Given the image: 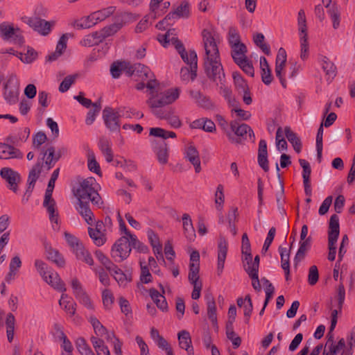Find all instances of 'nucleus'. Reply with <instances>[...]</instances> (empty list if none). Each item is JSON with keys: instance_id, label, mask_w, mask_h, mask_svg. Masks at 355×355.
<instances>
[{"instance_id": "f03ea898", "label": "nucleus", "mask_w": 355, "mask_h": 355, "mask_svg": "<svg viewBox=\"0 0 355 355\" xmlns=\"http://www.w3.org/2000/svg\"><path fill=\"white\" fill-rule=\"evenodd\" d=\"M95 182L96 180L94 178L83 180L75 192V196L78 200V207L76 209L89 225L92 224L94 218L89 207V202L98 205L101 200L100 195L93 187Z\"/></svg>"}, {"instance_id": "9d476101", "label": "nucleus", "mask_w": 355, "mask_h": 355, "mask_svg": "<svg viewBox=\"0 0 355 355\" xmlns=\"http://www.w3.org/2000/svg\"><path fill=\"white\" fill-rule=\"evenodd\" d=\"M21 19L25 24L33 28L34 31H37L42 35H47L51 32V26L55 23L54 21H48L39 17H24Z\"/></svg>"}, {"instance_id": "6e6552de", "label": "nucleus", "mask_w": 355, "mask_h": 355, "mask_svg": "<svg viewBox=\"0 0 355 355\" xmlns=\"http://www.w3.org/2000/svg\"><path fill=\"white\" fill-rule=\"evenodd\" d=\"M0 35L3 40L11 42L15 44L22 45L24 42L20 28H15L12 24L1 23L0 24Z\"/></svg>"}, {"instance_id": "20e7f679", "label": "nucleus", "mask_w": 355, "mask_h": 355, "mask_svg": "<svg viewBox=\"0 0 355 355\" xmlns=\"http://www.w3.org/2000/svg\"><path fill=\"white\" fill-rule=\"evenodd\" d=\"M130 19L131 14L128 12H121L116 13L114 16L113 24L106 26L98 31L102 42L107 37L116 34Z\"/></svg>"}, {"instance_id": "8fccbe9b", "label": "nucleus", "mask_w": 355, "mask_h": 355, "mask_svg": "<svg viewBox=\"0 0 355 355\" xmlns=\"http://www.w3.org/2000/svg\"><path fill=\"white\" fill-rule=\"evenodd\" d=\"M280 192L276 194V200L277 208L282 214H286V210L284 208V189L283 182L279 180Z\"/></svg>"}, {"instance_id": "5701e85b", "label": "nucleus", "mask_w": 355, "mask_h": 355, "mask_svg": "<svg viewBox=\"0 0 355 355\" xmlns=\"http://www.w3.org/2000/svg\"><path fill=\"white\" fill-rule=\"evenodd\" d=\"M45 252L47 259L55 263L59 267H64L65 261L57 250L52 248L50 245H46Z\"/></svg>"}, {"instance_id": "6e6d98bb", "label": "nucleus", "mask_w": 355, "mask_h": 355, "mask_svg": "<svg viewBox=\"0 0 355 355\" xmlns=\"http://www.w3.org/2000/svg\"><path fill=\"white\" fill-rule=\"evenodd\" d=\"M103 306L107 309H110L114 302V295L110 290L105 289L102 293Z\"/></svg>"}, {"instance_id": "774afa93", "label": "nucleus", "mask_w": 355, "mask_h": 355, "mask_svg": "<svg viewBox=\"0 0 355 355\" xmlns=\"http://www.w3.org/2000/svg\"><path fill=\"white\" fill-rule=\"evenodd\" d=\"M110 273L119 283L122 284L125 282V279H128V276L117 266L116 268L110 270Z\"/></svg>"}, {"instance_id": "9b49d317", "label": "nucleus", "mask_w": 355, "mask_h": 355, "mask_svg": "<svg viewBox=\"0 0 355 355\" xmlns=\"http://www.w3.org/2000/svg\"><path fill=\"white\" fill-rule=\"evenodd\" d=\"M230 128L238 137H235L229 134V139L232 143L236 144L241 143L242 139H246L248 137V132H252V128L248 124H239V123L236 120L231 121Z\"/></svg>"}, {"instance_id": "bb28decb", "label": "nucleus", "mask_w": 355, "mask_h": 355, "mask_svg": "<svg viewBox=\"0 0 355 355\" xmlns=\"http://www.w3.org/2000/svg\"><path fill=\"white\" fill-rule=\"evenodd\" d=\"M311 238L310 236L307 237L306 241H300V247L294 258V262L295 265L304 259L306 253L311 248Z\"/></svg>"}, {"instance_id": "2eb2a0df", "label": "nucleus", "mask_w": 355, "mask_h": 355, "mask_svg": "<svg viewBox=\"0 0 355 355\" xmlns=\"http://www.w3.org/2000/svg\"><path fill=\"white\" fill-rule=\"evenodd\" d=\"M22 157L23 153L19 149L8 144L0 143V159H21Z\"/></svg>"}, {"instance_id": "c756f323", "label": "nucleus", "mask_w": 355, "mask_h": 355, "mask_svg": "<svg viewBox=\"0 0 355 355\" xmlns=\"http://www.w3.org/2000/svg\"><path fill=\"white\" fill-rule=\"evenodd\" d=\"M90 340L97 355L110 354L108 347L105 345L104 341L102 339L95 336H92Z\"/></svg>"}, {"instance_id": "de8ad7c7", "label": "nucleus", "mask_w": 355, "mask_h": 355, "mask_svg": "<svg viewBox=\"0 0 355 355\" xmlns=\"http://www.w3.org/2000/svg\"><path fill=\"white\" fill-rule=\"evenodd\" d=\"M258 163L265 172L269 171L267 150H258Z\"/></svg>"}, {"instance_id": "a878e982", "label": "nucleus", "mask_w": 355, "mask_h": 355, "mask_svg": "<svg viewBox=\"0 0 355 355\" xmlns=\"http://www.w3.org/2000/svg\"><path fill=\"white\" fill-rule=\"evenodd\" d=\"M230 47L232 49L231 55L236 64L241 62L243 59L248 58L245 55L248 50L244 44H239Z\"/></svg>"}, {"instance_id": "a18cd8bd", "label": "nucleus", "mask_w": 355, "mask_h": 355, "mask_svg": "<svg viewBox=\"0 0 355 355\" xmlns=\"http://www.w3.org/2000/svg\"><path fill=\"white\" fill-rule=\"evenodd\" d=\"M89 321L92 324L94 332L98 336H102L107 333V329L95 316H90Z\"/></svg>"}, {"instance_id": "37998d69", "label": "nucleus", "mask_w": 355, "mask_h": 355, "mask_svg": "<svg viewBox=\"0 0 355 355\" xmlns=\"http://www.w3.org/2000/svg\"><path fill=\"white\" fill-rule=\"evenodd\" d=\"M43 163L41 161H38L36 164L29 171L28 177V183L35 184L39 178L41 173V169Z\"/></svg>"}, {"instance_id": "603ef678", "label": "nucleus", "mask_w": 355, "mask_h": 355, "mask_svg": "<svg viewBox=\"0 0 355 355\" xmlns=\"http://www.w3.org/2000/svg\"><path fill=\"white\" fill-rule=\"evenodd\" d=\"M77 77V74L66 76L59 86V91L60 92H65L68 91L71 85L75 82Z\"/></svg>"}, {"instance_id": "4c0bfd02", "label": "nucleus", "mask_w": 355, "mask_h": 355, "mask_svg": "<svg viewBox=\"0 0 355 355\" xmlns=\"http://www.w3.org/2000/svg\"><path fill=\"white\" fill-rule=\"evenodd\" d=\"M232 76L235 87L239 93L249 89L247 82L239 72H234Z\"/></svg>"}, {"instance_id": "72a5a7b5", "label": "nucleus", "mask_w": 355, "mask_h": 355, "mask_svg": "<svg viewBox=\"0 0 355 355\" xmlns=\"http://www.w3.org/2000/svg\"><path fill=\"white\" fill-rule=\"evenodd\" d=\"M225 329L227 338L232 341L234 349L238 348L241 344V338L234 331L233 325L226 324Z\"/></svg>"}, {"instance_id": "69168bd1", "label": "nucleus", "mask_w": 355, "mask_h": 355, "mask_svg": "<svg viewBox=\"0 0 355 355\" xmlns=\"http://www.w3.org/2000/svg\"><path fill=\"white\" fill-rule=\"evenodd\" d=\"M94 24H92L90 15L74 22L73 26L77 29L89 28Z\"/></svg>"}, {"instance_id": "f8f14e48", "label": "nucleus", "mask_w": 355, "mask_h": 355, "mask_svg": "<svg viewBox=\"0 0 355 355\" xmlns=\"http://www.w3.org/2000/svg\"><path fill=\"white\" fill-rule=\"evenodd\" d=\"M119 117V113L114 112L112 107H106L103 111V118L105 126L112 132L120 130Z\"/></svg>"}, {"instance_id": "b1692460", "label": "nucleus", "mask_w": 355, "mask_h": 355, "mask_svg": "<svg viewBox=\"0 0 355 355\" xmlns=\"http://www.w3.org/2000/svg\"><path fill=\"white\" fill-rule=\"evenodd\" d=\"M207 306V315L214 327H217L216 306L214 298L211 294L205 295Z\"/></svg>"}, {"instance_id": "f3484780", "label": "nucleus", "mask_w": 355, "mask_h": 355, "mask_svg": "<svg viewBox=\"0 0 355 355\" xmlns=\"http://www.w3.org/2000/svg\"><path fill=\"white\" fill-rule=\"evenodd\" d=\"M153 150L155 153L158 162L162 164H166L168 162V148L164 141H155L153 143Z\"/></svg>"}, {"instance_id": "c9c22d12", "label": "nucleus", "mask_w": 355, "mask_h": 355, "mask_svg": "<svg viewBox=\"0 0 355 355\" xmlns=\"http://www.w3.org/2000/svg\"><path fill=\"white\" fill-rule=\"evenodd\" d=\"M327 13L329 15L332 20L333 28L334 29H337L340 26V12L336 3H333V6L331 7V8L327 10Z\"/></svg>"}, {"instance_id": "412c9836", "label": "nucleus", "mask_w": 355, "mask_h": 355, "mask_svg": "<svg viewBox=\"0 0 355 355\" xmlns=\"http://www.w3.org/2000/svg\"><path fill=\"white\" fill-rule=\"evenodd\" d=\"M340 234L339 217L337 214H333L330 217L329 230H328V240L338 241ZM332 243V241H331Z\"/></svg>"}, {"instance_id": "338daca9", "label": "nucleus", "mask_w": 355, "mask_h": 355, "mask_svg": "<svg viewBox=\"0 0 355 355\" xmlns=\"http://www.w3.org/2000/svg\"><path fill=\"white\" fill-rule=\"evenodd\" d=\"M71 287L73 290V294L76 299H78L79 297H81V295H84V294L86 293L83 289L80 282L76 278L72 279Z\"/></svg>"}, {"instance_id": "1a4fd4ad", "label": "nucleus", "mask_w": 355, "mask_h": 355, "mask_svg": "<svg viewBox=\"0 0 355 355\" xmlns=\"http://www.w3.org/2000/svg\"><path fill=\"white\" fill-rule=\"evenodd\" d=\"M190 66L189 68L184 67L180 70V78L186 83L189 80L193 81L197 77L198 56L194 50L189 51Z\"/></svg>"}, {"instance_id": "7ed1b4c3", "label": "nucleus", "mask_w": 355, "mask_h": 355, "mask_svg": "<svg viewBox=\"0 0 355 355\" xmlns=\"http://www.w3.org/2000/svg\"><path fill=\"white\" fill-rule=\"evenodd\" d=\"M180 89L178 87L169 89L164 93L151 96L146 103L152 113L158 119L166 120L174 112L172 107H166L179 98Z\"/></svg>"}, {"instance_id": "39448f33", "label": "nucleus", "mask_w": 355, "mask_h": 355, "mask_svg": "<svg viewBox=\"0 0 355 355\" xmlns=\"http://www.w3.org/2000/svg\"><path fill=\"white\" fill-rule=\"evenodd\" d=\"M55 187V182L49 181L47 188L44 194V199L43 202V206L46 209L47 212L49 215V219L52 223L55 224L53 225V228L54 230L59 229L58 226V212L55 209L56 203L55 200L52 198V193Z\"/></svg>"}, {"instance_id": "4d7b16f0", "label": "nucleus", "mask_w": 355, "mask_h": 355, "mask_svg": "<svg viewBox=\"0 0 355 355\" xmlns=\"http://www.w3.org/2000/svg\"><path fill=\"white\" fill-rule=\"evenodd\" d=\"M123 62H114L110 66V73L113 78H119L123 71Z\"/></svg>"}, {"instance_id": "ea45409f", "label": "nucleus", "mask_w": 355, "mask_h": 355, "mask_svg": "<svg viewBox=\"0 0 355 355\" xmlns=\"http://www.w3.org/2000/svg\"><path fill=\"white\" fill-rule=\"evenodd\" d=\"M322 68L327 75L334 78L336 76V67L334 64L326 56L322 57Z\"/></svg>"}, {"instance_id": "4468645a", "label": "nucleus", "mask_w": 355, "mask_h": 355, "mask_svg": "<svg viewBox=\"0 0 355 355\" xmlns=\"http://www.w3.org/2000/svg\"><path fill=\"white\" fill-rule=\"evenodd\" d=\"M228 243L223 236H220L218 243V263H217V274L220 275L223 272L225 261L227 253Z\"/></svg>"}, {"instance_id": "a211bd4d", "label": "nucleus", "mask_w": 355, "mask_h": 355, "mask_svg": "<svg viewBox=\"0 0 355 355\" xmlns=\"http://www.w3.org/2000/svg\"><path fill=\"white\" fill-rule=\"evenodd\" d=\"M190 96L195 100L196 103L200 107L206 110H210L214 107V105L209 96H205L199 91L190 90Z\"/></svg>"}, {"instance_id": "a19ab883", "label": "nucleus", "mask_w": 355, "mask_h": 355, "mask_svg": "<svg viewBox=\"0 0 355 355\" xmlns=\"http://www.w3.org/2000/svg\"><path fill=\"white\" fill-rule=\"evenodd\" d=\"M323 123H322L318 130L316 135V150H317V158L319 162H321L322 153V135H323Z\"/></svg>"}, {"instance_id": "864d4df0", "label": "nucleus", "mask_w": 355, "mask_h": 355, "mask_svg": "<svg viewBox=\"0 0 355 355\" xmlns=\"http://www.w3.org/2000/svg\"><path fill=\"white\" fill-rule=\"evenodd\" d=\"M123 71H125L128 76H135V71H138L139 69H144L146 70V69L144 67V64L140 63L130 64L125 62H123Z\"/></svg>"}, {"instance_id": "f257e3e1", "label": "nucleus", "mask_w": 355, "mask_h": 355, "mask_svg": "<svg viewBox=\"0 0 355 355\" xmlns=\"http://www.w3.org/2000/svg\"><path fill=\"white\" fill-rule=\"evenodd\" d=\"M214 35L213 32L207 29H204L202 32L206 53L204 70L209 80L217 85L222 86L224 85L225 73Z\"/></svg>"}, {"instance_id": "0eeeda50", "label": "nucleus", "mask_w": 355, "mask_h": 355, "mask_svg": "<svg viewBox=\"0 0 355 355\" xmlns=\"http://www.w3.org/2000/svg\"><path fill=\"white\" fill-rule=\"evenodd\" d=\"M19 80L15 74H11L3 85V98L9 105H14L19 100Z\"/></svg>"}, {"instance_id": "f704fd0d", "label": "nucleus", "mask_w": 355, "mask_h": 355, "mask_svg": "<svg viewBox=\"0 0 355 355\" xmlns=\"http://www.w3.org/2000/svg\"><path fill=\"white\" fill-rule=\"evenodd\" d=\"M95 255L98 260L109 272L114 268H116V265L113 263L106 255H105L102 251L96 250Z\"/></svg>"}, {"instance_id": "c85d7f7f", "label": "nucleus", "mask_w": 355, "mask_h": 355, "mask_svg": "<svg viewBox=\"0 0 355 355\" xmlns=\"http://www.w3.org/2000/svg\"><path fill=\"white\" fill-rule=\"evenodd\" d=\"M49 284L51 285L53 288L59 291H65V284L61 280L59 275L54 272L53 270L50 272V274L49 275Z\"/></svg>"}, {"instance_id": "3c124183", "label": "nucleus", "mask_w": 355, "mask_h": 355, "mask_svg": "<svg viewBox=\"0 0 355 355\" xmlns=\"http://www.w3.org/2000/svg\"><path fill=\"white\" fill-rule=\"evenodd\" d=\"M149 78V80L147 84L145 85L144 83H139L136 85V89L138 90H142L144 87H147L150 90V94L153 95H156L157 94V91H155V87L157 85V80L155 78Z\"/></svg>"}, {"instance_id": "680f3d73", "label": "nucleus", "mask_w": 355, "mask_h": 355, "mask_svg": "<svg viewBox=\"0 0 355 355\" xmlns=\"http://www.w3.org/2000/svg\"><path fill=\"white\" fill-rule=\"evenodd\" d=\"M178 17H189V4L187 1H182L180 6L175 10Z\"/></svg>"}, {"instance_id": "473e14b6", "label": "nucleus", "mask_w": 355, "mask_h": 355, "mask_svg": "<svg viewBox=\"0 0 355 355\" xmlns=\"http://www.w3.org/2000/svg\"><path fill=\"white\" fill-rule=\"evenodd\" d=\"M129 241L130 248H134L138 252L147 253L148 252V248L147 245L141 242L135 234H130Z\"/></svg>"}, {"instance_id": "aec40b11", "label": "nucleus", "mask_w": 355, "mask_h": 355, "mask_svg": "<svg viewBox=\"0 0 355 355\" xmlns=\"http://www.w3.org/2000/svg\"><path fill=\"white\" fill-rule=\"evenodd\" d=\"M116 10V7L109 6L107 8L97 10L90 15L91 21L92 24L104 21L107 17L112 15Z\"/></svg>"}, {"instance_id": "49530a36", "label": "nucleus", "mask_w": 355, "mask_h": 355, "mask_svg": "<svg viewBox=\"0 0 355 355\" xmlns=\"http://www.w3.org/2000/svg\"><path fill=\"white\" fill-rule=\"evenodd\" d=\"M88 233L97 246H101L105 243L106 237L103 233L97 234L96 230L92 227H88Z\"/></svg>"}, {"instance_id": "e2e57ef3", "label": "nucleus", "mask_w": 355, "mask_h": 355, "mask_svg": "<svg viewBox=\"0 0 355 355\" xmlns=\"http://www.w3.org/2000/svg\"><path fill=\"white\" fill-rule=\"evenodd\" d=\"M275 233H276V229L275 227H272L269 231H268V235H267V237L265 240V242L263 243V248H262V250H261V252L262 253H266L270 245H271L274 238H275Z\"/></svg>"}, {"instance_id": "dca6fc26", "label": "nucleus", "mask_w": 355, "mask_h": 355, "mask_svg": "<svg viewBox=\"0 0 355 355\" xmlns=\"http://www.w3.org/2000/svg\"><path fill=\"white\" fill-rule=\"evenodd\" d=\"M184 155L185 158L193 165L196 173H200L201 171L200 159L196 148L193 145L188 146L185 148Z\"/></svg>"}, {"instance_id": "423d86ee", "label": "nucleus", "mask_w": 355, "mask_h": 355, "mask_svg": "<svg viewBox=\"0 0 355 355\" xmlns=\"http://www.w3.org/2000/svg\"><path fill=\"white\" fill-rule=\"evenodd\" d=\"M131 250L129 238L121 236L112 247L111 257L115 262L121 263L130 256Z\"/></svg>"}, {"instance_id": "09e8293b", "label": "nucleus", "mask_w": 355, "mask_h": 355, "mask_svg": "<svg viewBox=\"0 0 355 355\" xmlns=\"http://www.w3.org/2000/svg\"><path fill=\"white\" fill-rule=\"evenodd\" d=\"M55 329L60 332V339L62 340L63 341L62 347L64 349L66 353L72 352L73 349L72 344L70 342V340L67 338L64 333L60 329V327L59 326V324H55Z\"/></svg>"}, {"instance_id": "bf43d9fd", "label": "nucleus", "mask_w": 355, "mask_h": 355, "mask_svg": "<svg viewBox=\"0 0 355 355\" xmlns=\"http://www.w3.org/2000/svg\"><path fill=\"white\" fill-rule=\"evenodd\" d=\"M215 196V202L216 204V209L220 211L222 209L223 205L225 200V196L223 193V186L222 184L218 185Z\"/></svg>"}, {"instance_id": "2f4dec72", "label": "nucleus", "mask_w": 355, "mask_h": 355, "mask_svg": "<svg viewBox=\"0 0 355 355\" xmlns=\"http://www.w3.org/2000/svg\"><path fill=\"white\" fill-rule=\"evenodd\" d=\"M149 135L156 137H160L164 139L168 138H175L176 134L173 131H168L162 128H151L150 129Z\"/></svg>"}, {"instance_id": "393cba45", "label": "nucleus", "mask_w": 355, "mask_h": 355, "mask_svg": "<svg viewBox=\"0 0 355 355\" xmlns=\"http://www.w3.org/2000/svg\"><path fill=\"white\" fill-rule=\"evenodd\" d=\"M285 135L288 141L292 144L295 151L300 153L302 150V144L300 137L294 132L289 126L284 128Z\"/></svg>"}, {"instance_id": "7c9ffc66", "label": "nucleus", "mask_w": 355, "mask_h": 355, "mask_svg": "<svg viewBox=\"0 0 355 355\" xmlns=\"http://www.w3.org/2000/svg\"><path fill=\"white\" fill-rule=\"evenodd\" d=\"M103 42L98 31L86 35L80 42L83 46H93Z\"/></svg>"}, {"instance_id": "ddd939ff", "label": "nucleus", "mask_w": 355, "mask_h": 355, "mask_svg": "<svg viewBox=\"0 0 355 355\" xmlns=\"http://www.w3.org/2000/svg\"><path fill=\"white\" fill-rule=\"evenodd\" d=\"M0 175L8 182L9 189L16 193L18 189L17 184L21 180L19 173L11 168L3 167L0 170Z\"/></svg>"}, {"instance_id": "0e129e2a", "label": "nucleus", "mask_w": 355, "mask_h": 355, "mask_svg": "<svg viewBox=\"0 0 355 355\" xmlns=\"http://www.w3.org/2000/svg\"><path fill=\"white\" fill-rule=\"evenodd\" d=\"M319 278L318 270L316 266H312L309 268V275H308V282L310 285H315Z\"/></svg>"}, {"instance_id": "cd10ccee", "label": "nucleus", "mask_w": 355, "mask_h": 355, "mask_svg": "<svg viewBox=\"0 0 355 355\" xmlns=\"http://www.w3.org/2000/svg\"><path fill=\"white\" fill-rule=\"evenodd\" d=\"M182 221L185 236L189 241H193L196 238V232L190 216L188 214H184L182 216Z\"/></svg>"}, {"instance_id": "58836bf2", "label": "nucleus", "mask_w": 355, "mask_h": 355, "mask_svg": "<svg viewBox=\"0 0 355 355\" xmlns=\"http://www.w3.org/2000/svg\"><path fill=\"white\" fill-rule=\"evenodd\" d=\"M101 110V101L99 100L93 104L92 108L87 112L85 119V123L87 125H92L94 123L96 116L99 113Z\"/></svg>"}, {"instance_id": "4be33fe9", "label": "nucleus", "mask_w": 355, "mask_h": 355, "mask_svg": "<svg viewBox=\"0 0 355 355\" xmlns=\"http://www.w3.org/2000/svg\"><path fill=\"white\" fill-rule=\"evenodd\" d=\"M149 294L158 309H159L162 311H168V303L164 295L161 294L158 291H157L155 288H150L149 290Z\"/></svg>"}, {"instance_id": "79ce46f5", "label": "nucleus", "mask_w": 355, "mask_h": 355, "mask_svg": "<svg viewBox=\"0 0 355 355\" xmlns=\"http://www.w3.org/2000/svg\"><path fill=\"white\" fill-rule=\"evenodd\" d=\"M199 270L200 264L189 263L188 279L191 284L202 283V282L199 280Z\"/></svg>"}, {"instance_id": "13d9d810", "label": "nucleus", "mask_w": 355, "mask_h": 355, "mask_svg": "<svg viewBox=\"0 0 355 355\" xmlns=\"http://www.w3.org/2000/svg\"><path fill=\"white\" fill-rule=\"evenodd\" d=\"M300 165L303 168L302 178L303 182L310 181V177L311 173V168L309 163L303 159H299Z\"/></svg>"}, {"instance_id": "e433bc0d", "label": "nucleus", "mask_w": 355, "mask_h": 355, "mask_svg": "<svg viewBox=\"0 0 355 355\" xmlns=\"http://www.w3.org/2000/svg\"><path fill=\"white\" fill-rule=\"evenodd\" d=\"M76 347L81 355H95L83 337L77 338Z\"/></svg>"}, {"instance_id": "c03bdc74", "label": "nucleus", "mask_w": 355, "mask_h": 355, "mask_svg": "<svg viewBox=\"0 0 355 355\" xmlns=\"http://www.w3.org/2000/svg\"><path fill=\"white\" fill-rule=\"evenodd\" d=\"M42 161H43L45 157L47 155L46 159L45 161V164L48 165L49 168H51L55 162H54L55 157V148L53 146L49 147L46 150H42Z\"/></svg>"}, {"instance_id": "5fc2aeb1", "label": "nucleus", "mask_w": 355, "mask_h": 355, "mask_svg": "<svg viewBox=\"0 0 355 355\" xmlns=\"http://www.w3.org/2000/svg\"><path fill=\"white\" fill-rule=\"evenodd\" d=\"M240 68L248 75H249L251 77H253L254 75V70L253 65L248 58L243 59V60L241 62L236 63Z\"/></svg>"}, {"instance_id": "6ab92c4d", "label": "nucleus", "mask_w": 355, "mask_h": 355, "mask_svg": "<svg viewBox=\"0 0 355 355\" xmlns=\"http://www.w3.org/2000/svg\"><path fill=\"white\" fill-rule=\"evenodd\" d=\"M178 338L180 347L185 349L188 355H193L194 350L189 332L187 330H182L178 333Z\"/></svg>"}, {"instance_id": "052dcab7", "label": "nucleus", "mask_w": 355, "mask_h": 355, "mask_svg": "<svg viewBox=\"0 0 355 355\" xmlns=\"http://www.w3.org/2000/svg\"><path fill=\"white\" fill-rule=\"evenodd\" d=\"M228 35V41L230 46L243 44L241 42L240 35L236 28L230 27L229 29Z\"/></svg>"}]
</instances>
